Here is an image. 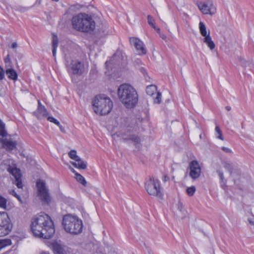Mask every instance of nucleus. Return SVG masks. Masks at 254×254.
<instances>
[{
  "label": "nucleus",
  "mask_w": 254,
  "mask_h": 254,
  "mask_svg": "<svg viewBox=\"0 0 254 254\" xmlns=\"http://www.w3.org/2000/svg\"><path fill=\"white\" fill-rule=\"evenodd\" d=\"M66 66L68 71L74 75H80L85 71L83 63L78 60H71L69 62H66Z\"/></svg>",
  "instance_id": "nucleus-9"
},
{
  "label": "nucleus",
  "mask_w": 254,
  "mask_h": 254,
  "mask_svg": "<svg viewBox=\"0 0 254 254\" xmlns=\"http://www.w3.org/2000/svg\"><path fill=\"white\" fill-rule=\"evenodd\" d=\"M12 228V224L5 212H0V237L8 235Z\"/></svg>",
  "instance_id": "nucleus-8"
},
{
  "label": "nucleus",
  "mask_w": 254,
  "mask_h": 254,
  "mask_svg": "<svg viewBox=\"0 0 254 254\" xmlns=\"http://www.w3.org/2000/svg\"><path fill=\"white\" fill-rule=\"evenodd\" d=\"M160 37L163 40H165L166 39V36L165 34L160 33Z\"/></svg>",
  "instance_id": "nucleus-43"
},
{
  "label": "nucleus",
  "mask_w": 254,
  "mask_h": 254,
  "mask_svg": "<svg viewBox=\"0 0 254 254\" xmlns=\"http://www.w3.org/2000/svg\"><path fill=\"white\" fill-rule=\"evenodd\" d=\"M7 200L4 197L0 195V207L5 209L6 208V204Z\"/></svg>",
  "instance_id": "nucleus-29"
},
{
  "label": "nucleus",
  "mask_w": 254,
  "mask_h": 254,
  "mask_svg": "<svg viewBox=\"0 0 254 254\" xmlns=\"http://www.w3.org/2000/svg\"><path fill=\"white\" fill-rule=\"evenodd\" d=\"M222 163L224 168L230 173V175H233L234 166L233 163L228 161H223L222 162Z\"/></svg>",
  "instance_id": "nucleus-21"
},
{
  "label": "nucleus",
  "mask_w": 254,
  "mask_h": 254,
  "mask_svg": "<svg viewBox=\"0 0 254 254\" xmlns=\"http://www.w3.org/2000/svg\"><path fill=\"white\" fill-rule=\"evenodd\" d=\"M123 138L126 140H133L134 143L136 144L140 142V139L135 135L131 133L129 129H127V131L125 132L123 135Z\"/></svg>",
  "instance_id": "nucleus-15"
},
{
  "label": "nucleus",
  "mask_w": 254,
  "mask_h": 254,
  "mask_svg": "<svg viewBox=\"0 0 254 254\" xmlns=\"http://www.w3.org/2000/svg\"><path fill=\"white\" fill-rule=\"evenodd\" d=\"M225 109H226L227 111H230V110H231V107H230V106H226V107H225Z\"/></svg>",
  "instance_id": "nucleus-48"
},
{
  "label": "nucleus",
  "mask_w": 254,
  "mask_h": 254,
  "mask_svg": "<svg viewBox=\"0 0 254 254\" xmlns=\"http://www.w3.org/2000/svg\"><path fill=\"white\" fill-rule=\"evenodd\" d=\"M92 105L94 112L101 115L108 114L113 108L112 101L104 95L96 96Z\"/></svg>",
  "instance_id": "nucleus-5"
},
{
  "label": "nucleus",
  "mask_w": 254,
  "mask_h": 254,
  "mask_svg": "<svg viewBox=\"0 0 254 254\" xmlns=\"http://www.w3.org/2000/svg\"><path fill=\"white\" fill-rule=\"evenodd\" d=\"M147 21L148 24L153 28L158 33L160 32V29L158 28L155 25V20L151 15H148Z\"/></svg>",
  "instance_id": "nucleus-24"
},
{
  "label": "nucleus",
  "mask_w": 254,
  "mask_h": 254,
  "mask_svg": "<svg viewBox=\"0 0 254 254\" xmlns=\"http://www.w3.org/2000/svg\"><path fill=\"white\" fill-rule=\"evenodd\" d=\"M168 180H169V178L168 177H167L166 176H164V181L165 182L167 181Z\"/></svg>",
  "instance_id": "nucleus-49"
},
{
  "label": "nucleus",
  "mask_w": 254,
  "mask_h": 254,
  "mask_svg": "<svg viewBox=\"0 0 254 254\" xmlns=\"http://www.w3.org/2000/svg\"><path fill=\"white\" fill-rule=\"evenodd\" d=\"M7 135L5 124L0 119V137H4Z\"/></svg>",
  "instance_id": "nucleus-25"
},
{
  "label": "nucleus",
  "mask_w": 254,
  "mask_h": 254,
  "mask_svg": "<svg viewBox=\"0 0 254 254\" xmlns=\"http://www.w3.org/2000/svg\"><path fill=\"white\" fill-rule=\"evenodd\" d=\"M17 47V44L16 42H14L11 45V48L15 49Z\"/></svg>",
  "instance_id": "nucleus-44"
},
{
  "label": "nucleus",
  "mask_w": 254,
  "mask_h": 254,
  "mask_svg": "<svg viewBox=\"0 0 254 254\" xmlns=\"http://www.w3.org/2000/svg\"><path fill=\"white\" fill-rule=\"evenodd\" d=\"M203 42L207 45L211 50H212L215 48V45L210 37L209 31L208 32V35L204 37Z\"/></svg>",
  "instance_id": "nucleus-20"
},
{
  "label": "nucleus",
  "mask_w": 254,
  "mask_h": 254,
  "mask_svg": "<svg viewBox=\"0 0 254 254\" xmlns=\"http://www.w3.org/2000/svg\"><path fill=\"white\" fill-rule=\"evenodd\" d=\"M190 176L193 180L198 178L201 174V167L196 160L191 161L189 164Z\"/></svg>",
  "instance_id": "nucleus-12"
},
{
  "label": "nucleus",
  "mask_w": 254,
  "mask_h": 254,
  "mask_svg": "<svg viewBox=\"0 0 254 254\" xmlns=\"http://www.w3.org/2000/svg\"><path fill=\"white\" fill-rule=\"evenodd\" d=\"M38 108H40V107H44V106L42 105V104L41 103V102H40V100L38 101Z\"/></svg>",
  "instance_id": "nucleus-46"
},
{
  "label": "nucleus",
  "mask_w": 254,
  "mask_h": 254,
  "mask_svg": "<svg viewBox=\"0 0 254 254\" xmlns=\"http://www.w3.org/2000/svg\"><path fill=\"white\" fill-rule=\"evenodd\" d=\"M9 194L13 195L14 196H15L16 198H17V199L20 202H22V199L21 198V197L20 196V195H19L18 194H17V193L16 192V191L13 190H9Z\"/></svg>",
  "instance_id": "nucleus-34"
},
{
  "label": "nucleus",
  "mask_w": 254,
  "mask_h": 254,
  "mask_svg": "<svg viewBox=\"0 0 254 254\" xmlns=\"http://www.w3.org/2000/svg\"><path fill=\"white\" fill-rule=\"evenodd\" d=\"M1 143L8 150H12L16 148V142L7 139H3Z\"/></svg>",
  "instance_id": "nucleus-17"
},
{
  "label": "nucleus",
  "mask_w": 254,
  "mask_h": 254,
  "mask_svg": "<svg viewBox=\"0 0 254 254\" xmlns=\"http://www.w3.org/2000/svg\"><path fill=\"white\" fill-rule=\"evenodd\" d=\"M35 114L38 118L41 119L47 117L48 112L45 106L40 107V108H37L36 111L35 112Z\"/></svg>",
  "instance_id": "nucleus-18"
},
{
  "label": "nucleus",
  "mask_w": 254,
  "mask_h": 254,
  "mask_svg": "<svg viewBox=\"0 0 254 254\" xmlns=\"http://www.w3.org/2000/svg\"><path fill=\"white\" fill-rule=\"evenodd\" d=\"M4 77V71L3 68L0 66V80H2Z\"/></svg>",
  "instance_id": "nucleus-37"
},
{
  "label": "nucleus",
  "mask_w": 254,
  "mask_h": 254,
  "mask_svg": "<svg viewBox=\"0 0 254 254\" xmlns=\"http://www.w3.org/2000/svg\"><path fill=\"white\" fill-rule=\"evenodd\" d=\"M58 46V38L56 35H53L52 40L53 56L56 57V50Z\"/></svg>",
  "instance_id": "nucleus-23"
},
{
  "label": "nucleus",
  "mask_w": 254,
  "mask_h": 254,
  "mask_svg": "<svg viewBox=\"0 0 254 254\" xmlns=\"http://www.w3.org/2000/svg\"><path fill=\"white\" fill-rule=\"evenodd\" d=\"M7 171L11 174L15 179L13 183L17 186L18 189H22L23 184L21 180V174L20 171L16 167L9 166Z\"/></svg>",
  "instance_id": "nucleus-11"
},
{
  "label": "nucleus",
  "mask_w": 254,
  "mask_h": 254,
  "mask_svg": "<svg viewBox=\"0 0 254 254\" xmlns=\"http://www.w3.org/2000/svg\"><path fill=\"white\" fill-rule=\"evenodd\" d=\"M146 93L147 95L153 96L154 95L156 96L153 97L154 102L159 104L161 101V94L157 91V87L154 85H150L146 87Z\"/></svg>",
  "instance_id": "nucleus-14"
},
{
  "label": "nucleus",
  "mask_w": 254,
  "mask_h": 254,
  "mask_svg": "<svg viewBox=\"0 0 254 254\" xmlns=\"http://www.w3.org/2000/svg\"><path fill=\"white\" fill-rule=\"evenodd\" d=\"M75 178L76 180L84 186H86V181L85 180L84 178L80 174L76 173H75Z\"/></svg>",
  "instance_id": "nucleus-28"
},
{
  "label": "nucleus",
  "mask_w": 254,
  "mask_h": 254,
  "mask_svg": "<svg viewBox=\"0 0 254 254\" xmlns=\"http://www.w3.org/2000/svg\"><path fill=\"white\" fill-rule=\"evenodd\" d=\"M41 254H50L49 252H42Z\"/></svg>",
  "instance_id": "nucleus-50"
},
{
  "label": "nucleus",
  "mask_w": 254,
  "mask_h": 254,
  "mask_svg": "<svg viewBox=\"0 0 254 254\" xmlns=\"http://www.w3.org/2000/svg\"><path fill=\"white\" fill-rule=\"evenodd\" d=\"M140 71L143 74H145L146 73V70L143 68V67H141L140 68Z\"/></svg>",
  "instance_id": "nucleus-45"
},
{
  "label": "nucleus",
  "mask_w": 254,
  "mask_h": 254,
  "mask_svg": "<svg viewBox=\"0 0 254 254\" xmlns=\"http://www.w3.org/2000/svg\"><path fill=\"white\" fill-rule=\"evenodd\" d=\"M134 62H135V64L137 65H139V64H141V61L139 59H137L136 60H135Z\"/></svg>",
  "instance_id": "nucleus-41"
},
{
  "label": "nucleus",
  "mask_w": 254,
  "mask_h": 254,
  "mask_svg": "<svg viewBox=\"0 0 254 254\" xmlns=\"http://www.w3.org/2000/svg\"><path fill=\"white\" fill-rule=\"evenodd\" d=\"M216 172L218 174L220 178V179L221 180V183H223L224 184H225L226 183V181L224 178L223 171L221 170H217Z\"/></svg>",
  "instance_id": "nucleus-32"
},
{
  "label": "nucleus",
  "mask_w": 254,
  "mask_h": 254,
  "mask_svg": "<svg viewBox=\"0 0 254 254\" xmlns=\"http://www.w3.org/2000/svg\"><path fill=\"white\" fill-rule=\"evenodd\" d=\"M5 73L9 78L14 80L17 79V74L13 69L8 68L6 70Z\"/></svg>",
  "instance_id": "nucleus-22"
},
{
  "label": "nucleus",
  "mask_w": 254,
  "mask_h": 254,
  "mask_svg": "<svg viewBox=\"0 0 254 254\" xmlns=\"http://www.w3.org/2000/svg\"><path fill=\"white\" fill-rule=\"evenodd\" d=\"M178 209L180 210V211H182L184 209V205L182 202L179 201L177 204Z\"/></svg>",
  "instance_id": "nucleus-38"
},
{
  "label": "nucleus",
  "mask_w": 254,
  "mask_h": 254,
  "mask_svg": "<svg viewBox=\"0 0 254 254\" xmlns=\"http://www.w3.org/2000/svg\"><path fill=\"white\" fill-rule=\"evenodd\" d=\"M4 61L6 64L10 62V58L9 55H8L6 56V57L4 59Z\"/></svg>",
  "instance_id": "nucleus-40"
},
{
  "label": "nucleus",
  "mask_w": 254,
  "mask_h": 254,
  "mask_svg": "<svg viewBox=\"0 0 254 254\" xmlns=\"http://www.w3.org/2000/svg\"><path fill=\"white\" fill-rule=\"evenodd\" d=\"M69 157L75 161L76 159H79V157L76 155V151L75 150H72L68 153Z\"/></svg>",
  "instance_id": "nucleus-31"
},
{
  "label": "nucleus",
  "mask_w": 254,
  "mask_h": 254,
  "mask_svg": "<svg viewBox=\"0 0 254 254\" xmlns=\"http://www.w3.org/2000/svg\"><path fill=\"white\" fill-rule=\"evenodd\" d=\"M118 95L120 101L127 108H134L138 102L137 92L129 84H123L120 85L118 89Z\"/></svg>",
  "instance_id": "nucleus-2"
},
{
  "label": "nucleus",
  "mask_w": 254,
  "mask_h": 254,
  "mask_svg": "<svg viewBox=\"0 0 254 254\" xmlns=\"http://www.w3.org/2000/svg\"><path fill=\"white\" fill-rule=\"evenodd\" d=\"M248 220L251 226H254V218H249Z\"/></svg>",
  "instance_id": "nucleus-39"
},
{
  "label": "nucleus",
  "mask_w": 254,
  "mask_h": 254,
  "mask_svg": "<svg viewBox=\"0 0 254 254\" xmlns=\"http://www.w3.org/2000/svg\"><path fill=\"white\" fill-rule=\"evenodd\" d=\"M221 149L224 151L225 152L228 153V154H232L233 153V152L232 150L230 148L226 147H222Z\"/></svg>",
  "instance_id": "nucleus-36"
},
{
  "label": "nucleus",
  "mask_w": 254,
  "mask_h": 254,
  "mask_svg": "<svg viewBox=\"0 0 254 254\" xmlns=\"http://www.w3.org/2000/svg\"><path fill=\"white\" fill-rule=\"evenodd\" d=\"M75 161L71 162V164L75 167L80 169H85L86 168L87 163L82 160L80 157L79 159H76Z\"/></svg>",
  "instance_id": "nucleus-19"
},
{
  "label": "nucleus",
  "mask_w": 254,
  "mask_h": 254,
  "mask_svg": "<svg viewBox=\"0 0 254 254\" xmlns=\"http://www.w3.org/2000/svg\"><path fill=\"white\" fill-rule=\"evenodd\" d=\"M196 190L194 186H191L187 189V191L188 194L190 196H192Z\"/></svg>",
  "instance_id": "nucleus-33"
},
{
  "label": "nucleus",
  "mask_w": 254,
  "mask_h": 254,
  "mask_svg": "<svg viewBox=\"0 0 254 254\" xmlns=\"http://www.w3.org/2000/svg\"><path fill=\"white\" fill-rule=\"evenodd\" d=\"M215 130L216 135L217 138H218L222 140H223L224 138L222 135V131H221L220 128H219V127L218 126H216L215 127Z\"/></svg>",
  "instance_id": "nucleus-30"
},
{
  "label": "nucleus",
  "mask_w": 254,
  "mask_h": 254,
  "mask_svg": "<svg viewBox=\"0 0 254 254\" xmlns=\"http://www.w3.org/2000/svg\"><path fill=\"white\" fill-rule=\"evenodd\" d=\"M48 120L51 122L54 123L57 126H60V122L57 120H56V119L52 117H48Z\"/></svg>",
  "instance_id": "nucleus-35"
},
{
  "label": "nucleus",
  "mask_w": 254,
  "mask_h": 254,
  "mask_svg": "<svg viewBox=\"0 0 254 254\" xmlns=\"http://www.w3.org/2000/svg\"><path fill=\"white\" fill-rule=\"evenodd\" d=\"M11 240L9 239L0 240V250L7 246L11 245Z\"/></svg>",
  "instance_id": "nucleus-26"
},
{
  "label": "nucleus",
  "mask_w": 254,
  "mask_h": 254,
  "mask_svg": "<svg viewBox=\"0 0 254 254\" xmlns=\"http://www.w3.org/2000/svg\"><path fill=\"white\" fill-rule=\"evenodd\" d=\"M31 229L34 236L46 239L51 238L55 232L52 220L44 212L33 218Z\"/></svg>",
  "instance_id": "nucleus-1"
},
{
  "label": "nucleus",
  "mask_w": 254,
  "mask_h": 254,
  "mask_svg": "<svg viewBox=\"0 0 254 254\" xmlns=\"http://www.w3.org/2000/svg\"><path fill=\"white\" fill-rule=\"evenodd\" d=\"M36 187L38 196L43 203L48 204L51 201V197L45 182L39 179L36 182Z\"/></svg>",
  "instance_id": "nucleus-7"
},
{
  "label": "nucleus",
  "mask_w": 254,
  "mask_h": 254,
  "mask_svg": "<svg viewBox=\"0 0 254 254\" xmlns=\"http://www.w3.org/2000/svg\"><path fill=\"white\" fill-rule=\"evenodd\" d=\"M199 28L201 35L203 37H205L208 35L206 27L203 22L200 21L199 23Z\"/></svg>",
  "instance_id": "nucleus-27"
},
{
  "label": "nucleus",
  "mask_w": 254,
  "mask_h": 254,
  "mask_svg": "<svg viewBox=\"0 0 254 254\" xmlns=\"http://www.w3.org/2000/svg\"><path fill=\"white\" fill-rule=\"evenodd\" d=\"M130 42L131 44L135 48L139 55H145L146 54L147 50L143 42L140 39L137 38L132 37L130 38Z\"/></svg>",
  "instance_id": "nucleus-13"
},
{
  "label": "nucleus",
  "mask_w": 254,
  "mask_h": 254,
  "mask_svg": "<svg viewBox=\"0 0 254 254\" xmlns=\"http://www.w3.org/2000/svg\"><path fill=\"white\" fill-rule=\"evenodd\" d=\"M41 3V0H37L35 4L40 5Z\"/></svg>",
  "instance_id": "nucleus-47"
},
{
  "label": "nucleus",
  "mask_w": 254,
  "mask_h": 254,
  "mask_svg": "<svg viewBox=\"0 0 254 254\" xmlns=\"http://www.w3.org/2000/svg\"><path fill=\"white\" fill-rule=\"evenodd\" d=\"M71 171H72V172H75V171H74V170L73 169H72Z\"/></svg>",
  "instance_id": "nucleus-51"
},
{
  "label": "nucleus",
  "mask_w": 254,
  "mask_h": 254,
  "mask_svg": "<svg viewBox=\"0 0 254 254\" xmlns=\"http://www.w3.org/2000/svg\"><path fill=\"white\" fill-rule=\"evenodd\" d=\"M53 251L54 254H67L65 247L57 243L53 244Z\"/></svg>",
  "instance_id": "nucleus-16"
},
{
  "label": "nucleus",
  "mask_w": 254,
  "mask_h": 254,
  "mask_svg": "<svg viewBox=\"0 0 254 254\" xmlns=\"http://www.w3.org/2000/svg\"><path fill=\"white\" fill-rule=\"evenodd\" d=\"M58 126L59 127L60 130L62 132L65 133V129H64V127L63 126H62L60 124V126Z\"/></svg>",
  "instance_id": "nucleus-42"
},
{
  "label": "nucleus",
  "mask_w": 254,
  "mask_h": 254,
  "mask_svg": "<svg viewBox=\"0 0 254 254\" xmlns=\"http://www.w3.org/2000/svg\"><path fill=\"white\" fill-rule=\"evenodd\" d=\"M62 224L64 230L71 234L78 235L82 231V221L76 216L71 214L64 215Z\"/></svg>",
  "instance_id": "nucleus-4"
},
{
  "label": "nucleus",
  "mask_w": 254,
  "mask_h": 254,
  "mask_svg": "<svg viewBox=\"0 0 254 254\" xmlns=\"http://www.w3.org/2000/svg\"><path fill=\"white\" fill-rule=\"evenodd\" d=\"M145 189L150 195L156 196L160 198H162L163 196V192L160 188L159 181L157 180L154 179V178H150L146 181Z\"/></svg>",
  "instance_id": "nucleus-6"
},
{
  "label": "nucleus",
  "mask_w": 254,
  "mask_h": 254,
  "mask_svg": "<svg viewBox=\"0 0 254 254\" xmlns=\"http://www.w3.org/2000/svg\"><path fill=\"white\" fill-rule=\"evenodd\" d=\"M197 6L204 14L212 15L216 12V8L212 2H200L197 4Z\"/></svg>",
  "instance_id": "nucleus-10"
},
{
  "label": "nucleus",
  "mask_w": 254,
  "mask_h": 254,
  "mask_svg": "<svg viewBox=\"0 0 254 254\" xmlns=\"http://www.w3.org/2000/svg\"><path fill=\"white\" fill-rule=\"evenodd\" d=\"M73 29L82 32L93 31L95 28V22L92 16L85 13H79L73 16L71 19Z\"/></svg>",
  "instance_id": "nucleus-3"
}]
</instances>
